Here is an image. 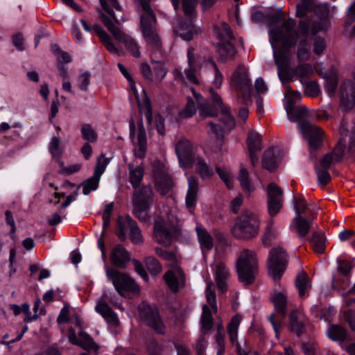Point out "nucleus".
Returning a JSON list of instances; mask_svg holds the SVG:
<instances>
[{
	"instance_id": "obj_6",
	"label": "nucleus",
	"mask_w": 355,
	"mask_h": 355,
	"mask_svg": "<svg viewBox=\"0 0 355 355\" xmlns=\"http://www.w3.org/2000/svg\"><path fill=\"white\" fill-rule=\"evenodd\" d=\"M155 252L160 257L171 261L173 268L164 274V279L173 293L178 292L180 288L184 287L185 277L182 270L176 265L175 254L173 252H168L160 248H156Z\"/></svg>"
},
{
	"instance_id": "obj_64",
	"label": "nucleus",
	"mask_w": 355,
	"mask_h": 355,
	"mask_svg": "<svg viewBox=\"0 0 355 355\" xmlns=\"http://www.w3.org/2000/svg\"><path fill=\"white\" fill-rule=\"evenodd\" d=\"M324 40L320 37H316L314 40L313 51L317 55H321L325 49Z\"/></svg>"
},
{
	"instance_id": "obj_18",
	"label": "nucleus",
	"mask_w": 355,
	"mask_h": 355,
	"mask_svg": "<svg viewBox=\"0 0 355 355\" xmlns=\"http://www.w3.org/2000/svg\"><path fill=\"white\" fill-rule=\"evenodd\" d=\"M143 12L140 15L141 31H148L156 28V16L148 3L150 0H138Z\"/></svg>"
},
{
	"instance_id": "obj_8",
	"label": "nucleus",
	"mask_w": 355,
	"mask_h": 355,
	"mask_svg": "<svg viewBox=\"0 0 355 355\" xmlns=\"http://www.w3.org/2000/svg\"><path fill=\"white\" fill-rule=\"evenodd\" d=\"M106 275L108 279L112 282L117 293L121 296L139 293V286L128 274L109 268L106 270Z\"/></svg>"
},
{
	"instance_id": "obj_49",
	"label": "nucleus",
	"mask_w": 355,
	"mask_h": 355,
	"mask_svg": "<svg viewBox=\"0 0 355 355\" xmlns=\"http://www.w3.org/2000/svg\"><path fill=\"white\" fill-rule=\"evenodd\" d=\"M81 134L84 139L89 142H95L97 140V133L90 124H83L81 128Z\"/></svg>"
},
{
	"instance_id": "obj_11",
	"label": "nucleus",
	"mask_w": 355,
	"mask_h": 355,
	"mask_svg": "<svg viewBox=\"0 0 355 355\" xmlns=\"http://www.w3.org/2000/svg\"><path fill=\"white\" fill-rule=\"evenodd\" d=\"M101 18L107 30L113 35V36L119 42L123 43L127 51H128L135 58L140 57L139 46L136 41L130 35H126L117 28L112 21L102 12H101Z\"/></svg>"
},
{
	"instance_id": "obj_16",
	"label": "nucleus",
	"mask_w": 355,
	"mask_h": 355,
	"mask_svg": "<svg viewBox=\"0 0 355 355\" xmlns=\"http://www.w3.org/2000/svg\"><path fill=\"white\" fill-rule=\"evenodd\" d=\"M108 159H105L104 161L101 162V157H99L94 169V175L89 178L83 181L81 184L78 185L77 189H78L80 187H83V193L85 195H88L92 191L96 190L98 188L100 178L104 172L106 165L108 164Z\"/></svg>"
},
{
	"instance_id": "obj_29",
	"label": "nucleus",
	"mask_w": 355,
	"mask_h": 355,
	"mask_svg": "<svg viewBox=\"0 0 355 355\" xmlns=\"http://www.w3.org/2000/svg\"><path fill=\"white\" fill-rule=\"evenodd\" d=\"M93 28L106 49L111 53L119 54L118 49L112 42L110 35L104 29L98 24H94Z\"/></svg>"
},
{
	"instance_id": "obj_61",
	"label": "nucleus",
	"mask_w": 355,
	"mask_h": 355,
	"mask_svg": "<svg viewBox=\"0 0 355 355\" xmlns=\"http://www.w3.org/2000/svg\"><path fill=\"white\" fill-rule=\"evenodd\" d=\"M117 66H118V68L119 69L120 71L121 72V73L125 77V78L130 83L131 89L133 90L135 95H137V89L135 87V81L133 80L131 75L128 71L126 68L121 63H118Z\"/></svg>"
},
{
	"instance_id": "obj_44",
	"label": "nucleus",
	"mask_w": 355,
	"mask_h": 355,
	"mask_svg": "<svg viewBox=\"0 0 355 355\" xmlns=\"http://www.w3.org/2000/svg\"><path fill=\"white\" fill-rule=\"evenodd\" d=\"M198 107L200 115L202 117H214L217 115V110L205 98L204 100H201L200 103L198 104Z\"/></svg>"
},
{
	"instance_id": "obj_63",
	"label": "nucleus",
	"mask_w": 355,
	"mask_h": 355,
	"mask_svg": "<svg viewBox=\"0 0 355 355\" xmlns=\"http://www.w3.org/2000/svg\"><path fill=\"white\" fill-rule=\"evenodd\" d=\"M113 202L107 204L105 205V209L104 210L103 214V228H106L110 222V216L111 213L113 210Z\"/></svg>"
},
{
	"instance_id": "obj_15",
	"label": "nucleus",
	"mask_w": 355,
	"mask_h": 355,
	"mask_svg": "<svg viewBox=\"0 0 355 355\" xmlns=\"http://www.w3.org/2000/svg\"><path fill=\"white\" fill-rule=\"evenodd\" d=\"M283 191L275 183H270L268 187V209L271 217L276 216L282 207Z\"/></svg>"
},
{
	"instance_id": "obj_31",
	"label": "nucleus",
	"mask_w": 355,
	"mask_h": 355,
	"mask_svg": "<svg viewBox=\"0 0 355 355\" xmlns=\"http://www.w3.org/2000/svg\"><path fill=\"white\" fill-rule=\"evenodd\" d=\"M215 278L217 286L222 292L227 290L226 280L228 277V272L223 263H219L216 266Z\"/></svg>"
},
{
	"instance_id": "obj_40",
	"label": "nucleus",
	"mask_w": 355,
	"mask_h": 355,
	"mask_svg": "<svg viewBox=\"0 0 355 355\" xmlns=\"http://www.w3.org/2000/svg\"><path fill=\"white\" fill-rule=\"evenodd\" d=\"M238 179L244 192L250 194L253 190V186L250 181V175L245 168L242 167L239 171Z\"/></svg>"
},
{
	"instance_id": "obj_53",
	"label": "nucleus",
	"mask_w": 355,
	"mask_h": 355,
	"mask_svg": "<svg viewBox=\"0 0 355 355\" xmlns=\"http://www.w3.org/2000/svg\"><path fill=\"white\" fill-rule=\"evenodd\" d=\"M151 62L153 64V69L156 76L162 80L167 73V70L164 66V63L160 61H155L154 60H151Z\"/></svg>"
},
{
	"instance_id": "obj_41",
	"label": "nucleus",
	"mask_w": 355,
	"mask_h": 355,
	"mask_svg": "<svg viewBox=\"0 0 355 355\" xmlns=\"http://www.w3.org/2000/svg\"><path fill=\"white\" fill-rule=\"evenodd\" d=\"M328 336L333 340L343 341L347 337L346 331L338 324H332L327 331Z\"/></svg>"
},
{
	"instance_id": "obj_35",
	"label": "nucleus",
	"mask_w": 355,
	"mask_h": 355,
	"mask_svg": "<svg viewBox=\"0 0 355 355\" xmlns=\"http://www.w3.org/2000/svg\"><path fill=\"white\" fill-rule=\"evenodd\" d=\"M141 33L148 44L150 45L156 50H159L161 49L162 41L156 28L143 31Z\"/></svg>"
},
{
	"instance_id": "obj_14",
	"label": "nucleus",
	"mask_w": 355,
	"mask_h": 355,
	"mask_svg": "<svg viewBox=\"0 0 355 355\" xmlns=\"http://www.w3.org/2000/svg\"><path fill=\"white\" fill-rule=\"evenodd\" d=\"M175 152L181 166L192 167L197 157L193 152V147L189 140H180L176 144Z\"/></svg>"
},
{
	"instance_id": "obj_27",
	"label": "nucleus",
	"mask_w": 355,
	"mask_h": 355,
	"mask_svg": "<svg viewBox=\"0 0 355 355\" xmlns=\"http://www.w3.org/2000/svg\"><path fill=\"white\" fill-rule=\"evenodd\" d=\"M147 139L146 130L141 120L138 123L137 146L138 149L135 150V154L137 157L143 158L146 152Z\"/></svg>"
},
{
	"instance_id": "obj_42",
	"label": "nucleus",
	"mask_w": 355,
	"mask_h": 355,
	"mask_svg": "<svg viewBox=\"0 0 355 355\" xmlns=\"http://www.w3.org/2000/svg\"><path fill=\"white\" fill-rule=\"evenodd\" d=\"M132 218L130 216H126L125 218L119 216L117 220L116 234L121 241L126 239V230H129V220Z\"/></svg>"
},
{
	"instance_id": "obj_30",
	"label": "nucleus",
	"mask_w": 355,
	"mask_h": 355,
	"mask_svg": "<svg viewBox=\"0 0 355 355\" xmlns=\"http://www.w3.org/2000/svg\"><path fill=\"white\" fill-rule=\"evenodd\" d=\"M193 164L196 166V171L199 173L201 178H209L214 175L212 168L207 164L202 157L198 156L195 159Z\"/></svg>"
},
{
	"instance_id": "obj_23",
	"label": "nucleus",
	"mask_w": 355,
	"mask_h": 355,
	"mask_svg": "<svg viewBox=\"0 0 355 355\" xmlns=\"http://www.w3.org/2000/svg\"><path fill=\"white\" fill-rule=\"evenodd\" d=\"M280 150L277 148L271 147L266 150L262 157L263 167L269 171H274L280 159Z\"/></svg>"
},
{
	"instance_id": "obj_55",
	"label": "nucleus",
	"mask_w": 355,
	"mask_h": 355,
	"mask_svg": "<svg viewBox=\"0 0 355 355\" xmlns=\"http://www.w3.org/2000/svg\"><path fill=\"white\" fill-rule=\"evenodd\" d=\"M272 224L273 221L271 220L265 230L263 239V243L264 245H269L270 244V241L275 237V232L272 228Z\"/></svg>"
},
{
	"instance_id": "obj_38",
	"label": "nucleus",
	"mask_w": 355,
	"mask_h": 355,
	"mask_svg": "<svg viewBox=\"0 0 355 355\" xmlns=\"http://www.w3.org/2000/svg\"><path fill=\"white\" fill-rule=\"evenodd\" d=\"M202 331L206 334L213 326V318L210 309L207 304L202 306V314L201 316Z\"/></svg>"
},
{
	"instance_id": "obj_10",
	"label": "nucleus",
	"mask_w": 355,
	"mask_h": 355,
	"mask_svg": "<svg viewBox=\"0 0 355 355\" xmlns=\"http://www.w3.org/2000/svg\"><path fill=\"white\" fill-rule=\"evenodd\" d=\"M180 234L181 228L179 225L165 223L162 219L155 220L154 237L159 243L166 247L170 246L173 239Z\"/></svg>"
},
{
	"instance_id": "obj_7",
	"label": "nucleus",
	"mask_w": 355,
	"mask_h": 355,
	"mask_svg": "<svg viewBox=\"0 0 355 355\" xmlns=\"http://www.w3.org/2000/svg\"><path fill=\"white\" fill-rule=\"evenodd\" d=\"M313 12L320 19L327 17L329 14V8L325 4L316 3L315 0H302L297 5L296 15L298 17L304 18L300 22V28L302 34L306 35L309 33L311 21H306L308 14Z\"/></svg>"
},
{
	"instance_id": "obj_59",
	"label": "nucleus",
	"mask_w": 355,
	"mask_h": 355,
	"mask_svg": "<svg viewBox=\"0 0 355 355\" xmlns=\"http://www.w3.org/2000/svg\"><path fill=\"white\" fill-rule=\"evenodd\" d=\"M338 270L343 276H347L348 275H349L353 268L352 264L350 262L346 260L338 259Z\"/></svg>"
},
{
	"instance_id": "obj_17",
	"label": "nucleus",
	"mask_w": 355,
	"mask_h": 355,
	"mask_svg": "<svg viewBox=\"0 0 355 355\" xmlns=\"http://www.w3.org/2000/svg\"><path fill=\"white\" fill-rule=\"evenodd\" d=\"M234 81L236 89L239 90L245 100H248L252 91V87L246 69L244 67H239L233 75Z\"/></svg>"
},
{
	"instance_id": "obj_24",
	"label": "nucleus",
	"mask_w": 355,
	"mask_h": 355,
	"mask_svg": "<svg viewBox=\"0 0 355 355\" xmlns=\"http://www.w3.org/2000/svg\"><path fill=\"white\" fill-rule=\"evenodd\" d=\"M295 212L297 216L293 218V224L300 238L306 236L309 232L311 223L302 216V211L295 205Z\"/></svg>"
},
{
	"instance_id": "obj_28",
	"label": "nucleus",
	"mask_w": 355,
	"mask_h": 355,
	"mask_svg": "<svg viewBox=\"0 0 355 355\" xmlns=\"http://www.w3.org/2000/svg\"><path fill=\"white\" fill-rule=\"evenodd\" d=\"M155 182L157 190L162 195L166 194L173 187L171 178L164 172H159L155 175Z\"/></svg>"
},
{
	"instance_id": "obj_21",
	"label": "nucleus",
	"mask_w": 355,
	"mask_h": 355,
	"mask_svg": "<svg viewBox=\"0 0 355 355\" xmlns=\"http://www.w3.org/2000/svg\"><path fill=\"white\" fill-rule=\"evenodd\" d=\"M345 141L343 138L339 140L338 144L334 147L331 153H327L320 160V166L324 169H328L335 161L339 162L343 156Z\"/></svg>"
},
{
	"instance_id": "obj_32",
	"label": "nucleus",
	"mask_w": 355,
	"mask_h": 355,
	"mask_svg": "<svg viewBox=\"0 0 355 355\" xmlns=\"http://www.w3.org/2000/svg\"><path fill=\"white\" fill-rule=\"evenodd\" d=\"M261 142V136L258 132L255 131L250 132L247 139L249 153L260 152L262 149Z\"/></svg>"
},
{
	"instance_id": "obj_2",
	"label": "nucleus",
	"mask_w": 355,
	"mask_h": 355,
	"mask_svg": "<svg viewBox=\"0 0 355 355\" xmlns=\"http://www.w3.org/2000/svg\"><path fill=\"white\" fill-rule=\"evenodd\" d=\"M288 116L293 121H299V127L303 136L308 139L311 154L320 148L322 144L323 132L318 127L315 126L308 121H305L308 110L305 107H296L288 112Z\"/></svg>"
},
{
	"instance_id": "obj_12",
	"label": "nucleus",
	"mask_w": 355,
	"mask_h": 355,
	"mask_svg": "<svg viewBox=\"0 0 355 355\" xmlns=\"http://www.w3.org/2000/svg\"><path fill=\"white\" fill-rule=\"evenodd\" d=\"M288 264L287 254L282 247L272 248L268 261V273L275 280L279 279Z\"/></svg>"
},
{
	"instance_id": "obj_1",
	"label": "nucleus",
	"mask_w": 355,
	"mask_h": 355,
	"mask_svg": "<svg viewBox=\"0 0 355 355\" xmlns=\"http://www.w3.org/2000/svg\"><path fill=\"white\" fill-rule=\"evenodd\" d=\"M295 25V21L289 19L284 20L282 26L274 27L269 31L275 62L277 69H279V73H282L281 67L288 66L289 58L287 53L295 45L298 38V33L294 28Z\"/></svg>"
},
{
	"instance_id": "obj_60",
	"label": "nucleus",
	"mask_w": 355,
	"mask_h": 355,
	"mask_svg": "<svg viewBox=\"0 0 355 355\" xmlns=\"http://www.w3.org/2000/svg\"><path fill=\"white\" fill-rule=\"evenodd\" d=\"M312 72L313 68L310 64H302L296 68V73L301 78H305Z\"/></svg>"
},
{
	"instance_id": "obj_47",
	"label": "nucleus",
	"mask_w": 355,
	"mask_h": 355,
	"mask_svg": "<svg viewBox=\"0 0 355 355\" xmlns=\"http://www.w3.org/2000/svg\"><path fill=\"white\" fill-rule=\"evenodd\" d=\"M144 177V168L141 166H137L134 171L130 174V182L134 189L140 187L141 182Z\"/></svg>"
},
{
	"instance_id": "obj_5",
	"label": "nucleus",
	"mask_w": 355,
	"mask_h": 355,
	"mask_svg": "<svg viewBox=\"0 0 355 355\" xmlns=\"http://www.w3.org/2000/svg\"><path fill=\"white\" fill-rule=\"evenodd\" d=\"M239 279L246 285L252 284L258 272L256 254L250 250H243L236 261Z\"/></svg>"
},
{
	"instance_id": "obj_9",
	"label": "nucleus",
	"mask_w": 355,
	"mask_h": 355,
	"mask_svg": "<svg viewBox=\"0 0 355 355\" xmlns=\"http://www.w3.org/2000/svg\"><path fill=\"white\" fill-rule=\"evenodd\" d=\"M139 316L141 320L158 334H165V324L159 315L158 309L146 303H141L138 306Z\"/></svg>"
},
{
	"instance_id": "obj_58",
	"label": "nucleus",
	"mask_w": 355,
	"mask_h": 355,
	"mask_svg": "<svg viewBox=\"0 0 355 355\" xmlns=\"http://www.w3.org/2000/svg\"><path fill=\"white\" fill-rule=\"evenodd\" d=\"M90 77H91V74L89 71H85L84 73L81 74L78 77V87L80 88V89H81L82 91H85V92L87 91L88 85L90 83Z\"/></svg>"
},
{
	"instance_id": "obj_39",
	"label": "nucleus",
	"mask_w": 355,
	"mask_h": 355,
	"mask_svg": "<svg viewBox=\"0 0 355 355\" xmlns=\"http://www.w3.org/2000/svg\"><path fill=\"white\" fill-rule=\"evenodd\" d=\"M295 284V286L299 290V295L300 297L304 296L305 291L311 287L308 275L305 272H302L296 277Z\"/></svg>"
},
{
	"instance_id": "obj_57",
	"label": "nucleus",
	"mask_w": 355,
	"mask_h": 355,
	"mask_svg": "<svg viewBox=\"0 0 355 355\" xmlns=\"http://www.w3.org/2000/svg\"><path fill=\"white\" fill-rule=\"evenodd\" d=\"M315 171L318 175V180L320 184L325 185L330 182L331 175L327 171V169H324L322 168L320 169L316 165Z\"/></svg>"
},
{
	"instance_id": "obj_50",
	"label": "nucleus",
	"mask_w": 355,
	"mask_h": 355,
	"mask_svg": "<svg viewBox=\"0 0 355 355\" xmlns=\"http://www.w3.org/2000/svg\"><path fill=\"white\" fill-rule=\"evenodd\" d=\"M221 110L222 116L220 121L223 122L224 126L228 130H232L235 125L234 119L229 112L227 107H225Z\"/></svg>"
},
{
	"instance_id": "obj_26",
	"label": "nucleus",
	"mask_w": 355,
	"mask_h": 355,
	"mask_svg": "<svg viewBox=\"0 0 355 355\" xmlns=\"http://www.w3.org/2000/svg\"><path fill=\"white\" fill-rule=\"evenodd\" d=\"M95 309L105 318L110 325L116 327L119 324V320L117 315L107 304L98 303L96 306Z\"/></svg>"
},
{
	"instance_id": "obj_34",
	"label": "nucleus",
	"mask_w": 355,
	"mask_h": 355,
	"mask_svg": "<svg viewBox=\"0 0 355 355\" xmlns=\"http://www.w3.org/2000/svg\"><path fill=\"white\" fill-rule=\"evenodd\" d=\"M218 60L225 62L229 57H233L235 48L230 42H223L218 45Z\"/></svg>"
},
{
	"instance_id": "obj_20",
	"label": "nucleus",
	"mask_w": 355,
	"mask_h": 355,
	"mask_svg": "<svg viewBox=\"0 0 355 355\" xmlns=\"http://www.w3.org/2000/svg\"><path fill=\"white\" fill-rule=\"evenodd\" d=\"M340 101L345 112L353 109L355 105V87L350 83H344L340 88Z\"/></svg>"
},
{
	"instance_id": "obj_43",
	"label": "nucleus",
	"mask_w": 355,
	"mask_h": 355,
	"mask_svg": "<svg viewBox=\"0 0 355 355\" xmlns=\"http://www.w3.org/2000/svg\"><path fill=\"white\" fill-rule=\"evenodd\" d=\"M310 242L315 252L318 254L324 253L325 248V239L321 233L318 232H313Z\"/></svg>"
},
{
	"instance_id": "obj_3",
	"label": "nucleus",
	"mask_w": 355,
	"mask_h": 355,
	"mask_svg": "<svg viewBox=\"0 0 355 355\" xmlns=\"http://www.w3.org/2000/svg\"><path fill=\"white\" fill-rule=\"evenodd\" d=\"M259 220L257 216L250 210H243L237 216L231 228L232 235L237 239L249 241L258 235Z\"/></svg>"
},
{
	"instance_id": "obj_13",
	"label": "nucleus",
	"mask_w": 355,
	"mask_h": 355,
	"mask_svg": "<svg viewBox=\"0 0 355 355\" xmlns=\"http://www.w3.org/2000/svg\"><path fill=\"white\" fill-rule=\"evenodd\" d=\"M271 300L274 304L275 308L278 313L277 316L272 313L268 320L270 322L276 335L282 327V322L286 315L287 300L286 296L282 293H275L271 296Z\"/></svg>"
},
{
	"instance_id": "obj_45",
	"label": "nucleus",
	"mask_w": 355,
	"mask_h": 355,
	"mask_svg": "<svg viewBox=\"0 0 355 355\" xmlns=\"http://www.w3.org/2000/svg\"><path fill=\"white\" fill-rule=\"evenodd\" d=\"M128 220L130 237L131 241L135 244L142 243V236L141 234V230L138 227L137 222L132 218H130Z\"/></svg>"
},
{
	"instance_id": "obj_56",
	"label": "nucleus",
	"mask_w": 355,
	"mask_h": 355,
	"mask_svg": "<svg viewBox=\"0 0 355 355\" xmlns=\"http://www.w3.org/2000/svg\"><path fill=\"white\" fill-rule=\"evenodd\" d=\"M196 4L195 0H182L184 15L191 19L195 13Z\"/></svg>"
},
{
	"instance_id": "obj_33",
	"label": "nucleus",
	"mask_w": 355,
	"mask_h": 355,
	"mask_svg": "<svg viewBox=\"0 0 355 355\" xmlns=\"http://www.w3.org/2000/svg\"><path fill=\"white\" fill-rule=\"evenodd\" d=\"M207 125L210 128L208 134H214L216 141V146H211L212 150L215 152L221 150L224 139L222 129L213 122H209Z\"/></svg>"
},
{
	"instance_id": "obj_36",
	"label": "nucleus",
	"mask_w": 355,
	"mask_h": 355,
	"mask_svg": "<svg viewBox=\"0 0 355 355\" xmlns=\"http://www.w3.org/2000/svg\"><path fill=\"white\" fill-rule=\"evenodd\" d=\"M80 337L79 345L81 348L87 351L96 352L99 346L94 341L93 338L86 332L80 331L78 334Z\"/></svg>"
},
{
	"instance_id": "obj_46",
	"label": "nucleus",
	"mask_w": 355,
	"mask_h": 355,
	"mask_svg": "<svg viewBox=\"0 0 355 355\" xmlns=\"http://www.w3.org/2000/svg\"><path fill=\"white\" fill-rule=\"evenodd\" d=\"M206 298L209 304L214 311H217L216 297L214 290V284L211 281L207 282Z\"/></svg>"
},
{
	"instance_id": "obj_4",
	"label": "nucleus",
	"mask_w": 355,
	"mask_h": 355,
	"mask_svg": "<svg viewBox=\"0 0 355 355\" xmlns=\"http://www.w3.org/2000/svg\"><path fill=\"white\" fill-rule=\"evenodd\" d=\"M154 192L150 184L135 189L132 196L133 214L141 222L150 220L149 210L153 204Z\"/></svg>"
},
{
	"instance_id": "obj_37",
	"label": "nucleus",
	"mask_w": 355,
	"mask_h": 355,
	"mask_svg": "<svg viewBox=\"0 0 355 355\" xmlns=\"http://www.w3.org/2000/svg\"><path fill=\"white\" fill-rule=\"evenodd\" d=\"M196 230L202 248L210 250L213 248V241L209 233L200 227H196Z\"/></svg>"
},
{
	"instance_id": "obj_22",
	"label": "nucleus",
	"mask_w": 355,
	"mask_h": 355,
	"mask_svg": "<svg viewBox=\"0 0 355 355\" xmlns=\"http://www.w3.org/2000/svg\"><path fill=\"white\" fill-rule=\"evenodd\" d=\"M174 33L186 41L193 40L195 27L192 19H180L173 29Z\"/></svg>"
},
{
	"instance_id": "obj_52",
	"label": "nucleus",
	"mask_w": 355,
	"mask_h": 355,
	"mask_svg": "<svg viewBox=\"0 0 355 355\" xmlns=\"http://www.w3.org/2000/svg\"><path fill=\"white\" fill-rule=\"evenodd\" d=\"M49 151L54 157H60L62 155V148L60 147V139L57 137H53L49 145Z\"/></svg>"
},
{
	"instance_id": "obj_51",
	"label": "nucleus",
	"mask_w": 355,
	"mask_h": 355,
	"mask_svg": "<svg viewBox=\"0 0 355 355\" xmlns=\"http://www.w3.org/2000/svg\"><path fill=\"white\" fill-rule=\"evenodd\" d=\"M196 112V107L195 106L194 101L191 97H187V103L186 107L180 112V115L182 118H189L192 117Z\"/></svg>"
},
{
	"instance_id": "obj_25",
	"label": "nucleus",
	"mask_w": 355,
	"mask_h": 355,
	"mask_svg": "<svg viewBox=\"0 0 355 355\" xmlns=\"http://www.w3.org/2000/svg\"><path fill=\"white\" fill-rule=\"evenodd\" d=\"M288 318L291 331L300 337L306 331L302 316L297 311L294 310L289 314Z\"/></svg>"
},
{
	"instance_id": "obj_19",
	"label": "nucleus",
	"mask_w": 355,
	"mask_h": 355,
	"mask_svg": "<svg viewBox=\"0 0 355 355\" xmlns=\"http://www.w3.org/2000/svg\"><path fill=\"white\" fill-rule=\"evenodd\" d=\"M110 261L116 268L123 269L126 268L130 261V254L121 245H116L112 250Z\"/></svg>"
},
{
	"instance_id": "obj_62",
	"label": "nucleus",
	"mask_w": 355,
	"mask_h": 355,
	"mask_svg": "<svg viewBox=\"0 0 355 355\" xmlns=\"http://www.w3.org/2000/svg\"><path fill=\"white\" fill-rule=\"evenodd\" d=\"M12 44L18 51H24V38L21 33H17L12 36Z\"/></svg>"
},
{
	"instance_id": "obj_54",
	"label": "nucleus",
	"mask_w": 355,
	"mask_h": 355,
	"mask_svg": "<svg viewBox=\"0 0 355 355\" xmlns=\"http://www.w3.org/2000/svg\"><path fill=\"white\" fill-rule=\"evenodd\" d=\"M320 92V88L315 81H310L306 84L304 94L309 97H315Z\"/></svg>"
},
{
	"instance_id": "obj_48",
	"label": "nucleus",
	"mask_w": 355,
	"mask_h": 355,
	"mask_svg": "<svg viewBox=\"0 0 355 355\" xmlns=\"http://www.w3.org/2000/svg\"><path fill=\"white\" fill-rule=\"evenodd\" d=\"M146 266L152 275H157L162 271L161 264L159 261L153 257H149L146 259Z\"/></svg>"
}]
</instances>
